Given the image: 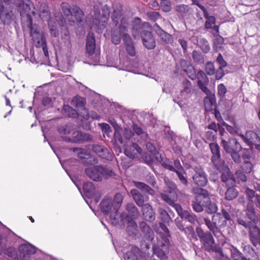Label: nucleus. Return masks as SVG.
<instances>
[{
    "label": "nucleus",
    "mask_w": 260,
    "mask_h": 260,
    "mask_svg": "<svg viewBox=\"0 0 260 260\" xmlns=\"http://www.w3.org/2000/svg\"><path fill=\"white\" fill-rule=\"evenodd\" d=\"M146 147L147 150L154 155L156 160L159 162H162L163 158L161 155L159 153L154 144L151 142H147L146 143Z\"/></svg>",
    "instance_id": "obj_39"
},
{
    "label": "nucleus",
    "mask_w": 260,
    "mask_h": 260,
    "mask_svg": "<svg viewBox=\"0 0 260 260\" xmlns=\"http://www.w3.org/2000/svg\"><path fill=\"white\" fill-rule=\"evenodd\" d=\"M141 250L138 247L133 246L130 250L123 254L124 260H141Z\"/></svg>",
    "instance_id": "obj_30"
},
{
    "label": "nucleus",
    "mask_w": 260,
    "mask_h": 260,
    "mask_svg": "<svg viewBox=\"0 0 260 260\" xmlns=\"http://www.w3.org/2000/svg\"><path fill=\"white\" fill-rule=\"evenodd\" d=\"M63 140L69 142L82 143L86 141H90L92 140L91 135L88 133L76 131L72 133V137H64Z\"/></svg>",
    "instance_id": "obj_16"
},
{
    "label": "nucleus",
    "mask_w": 260,
    "mask_h": 260,
    "mask_svg": "<svg viewBox=\"0 0 260 260\" xmlns=\"http://www.w3.org/2000/svg\"><path fill=\"white\" fill-rule=\"evenodd\" d=\"M228 187L225 193V199L228 201L236 199L238 195V192L236 188L234 186H228Z\"/></svg>",
    "instance_id": "obj_45"
},
{
    "label": "nucleus",
    "mask_w": 260,
    "mask_h": 260,
    "mask_svg": "<svg viewBox=\"0 0 260 260\" xmlns=\"http://www.w3.org/2000/svg\"><path fill=\"white\" fill-rule=\"evenodd\" d=\"M89 148L95 153L99 157L108 161L112 160L113 153L105 146L99 143L89 145Z\"/></svg>",
    "instance_id": "obj_10"
},
{
    "label": "nucleus",
    "mask_w": 260,
    "mask_h": 260,
    "mask_svg": "<svg viewBox=\"0 0 260 260\" xmlns=\"http://www.w3.org/2000/svg\"><path fill=\"white\" fill-rule=\"evenodd\" d=\"M179 63L182 70L190 79L192 80L196 79L195 69L190 61L181 58L179 60Z\"/></svg>",
    "instance_id": "obj_24"
},
{
    "label": "nucleus",
    "mask_w": 260,
    "mask_h": 260,
    "mask_svg": "<svg viewBox=\"0 0 260 260\" xmlns=\"http://www.w3.org/2000/svg\"><path fill=\"white\" fill-rule=\"evenodd\" d=\"M122 7L120 6L116 9H114L112 14L111 18L113 21V25L115 26H118L120 24V20L122 17Z\"/></svg>",
    "instance_id": "obj_41"
},
{
    "label": "nucleus",
    "mask_w": 260,
    "mask_h": 260,
    "mask_svg": "<svg viewBox=\"0 0 260 260\" xmlns=\"http://www.w3.org/2000/svg\"><path fill=\"white\" fill-rule=\"evenodd\" d=\"M175 225L178 229L181 232L184 233L186 235L190 236V238L195 240L198 241L194 229L192 225L185 226V224L182 219L181 220L176 219Z\"/></svg>",
    "instance_id": "obj_23"
},
{
    "label": "nucleus",
    "mask_w": 260,
    "mask_h": 260,
    "mask_svg": "<svg viewBox=\"0 0 260 260\" xmlns=\"http://www.w3.org/2000/svg\"><path fill=\"white\" fill-rule=\"evenodd\" d=\"M63 110L69 117L76 118L79 116L78 112L69 105L63 106Z\"/></svg>",
    "instance_id": "obj_53"
},
{
    "label": "nucleus",
    "mask_w": 260,
    "mask_h": 260,
    "mask_svg": "<svg viewBox=\"0 0 260 260\" xmlns=\"http://www.w3.org/2000/svg\"><path fill=\"white\" fill-rule=\"evenodd\" d=\"M27 26L30 30V35L36 47H38L41 42L45 39L44 34L40 32L38 25L32 23V20L30 16H28Z\"/></svg>",
    "instance_id": "obj_11"
},
{
    "label": "nucleus",
    "mask_w": 260,
    "mask_h": 260,
    "mask_svg": "<svg viewBox=\"0 0 260 260\" xmlns=\"http://www.w3.org/2000/svg\"><path fill=\"white\" fill-rule=\"evenodd\" d=\"M205 224L215 237H219L222 235L220 229L224 228L227 224V221L221 216L220 212L213 214L211 220L208 217L204 218Z\"/></svg>",
    "instance_id": "obj_5"
},
{
    "label": "nucleus",
    "mask_w": 260,
    "mask_h": 260,
    "mask_svg": "<svg viewBox=\"0 0 260 260\" xmlns=\"http://www.w3.org/2000/svg\"><path fill=\"white\" fill-rule=\"evenodd\" d=\"M217 170L219 171H222L221 180L226 184V186H234L236 183L235 178L227 165L223 164L222 168L221 169Z\"/></svg>",
    "instance_id": "obj_19"
},
{
    "label": "nucleus",
    "mask_w": 260,
    "mask_h": 260,
    "mask_svg": "<svg viewBox=\"0 0 260 260\" xmlns=\"http://www.w3.org/2000/svg\"><path fill=\"white\" fill-rule=\"evenodd\" d=\"M197 237H198L200 242L203 243L205 249L208 252H215L217 260H220L223 257L222 249L218 245L215 244V241L210 231L205 232L201 227L196 229Z\"/></svg>",
    "instance_id": "obj_1"
},
{
    "label": "nucleus",
    "mask_w": 260,
    "mask_h": 260,
    "mask_svg": "<svg viewBox=\"0 0 260 260\" xmlns=\"http://www.w3.org/2000/svg\"><path fill=\"white\" fill-rule=\"evenodd\" d=\"M161 165L165 169L175 172L177 176L180 183L183 188H188L189 182L188 180L187 173L182 166L179 159L174 160L173 165L170 161H164Z\"/></svg>",
    "instance_id": "obj_4"
},
{
    "label": "nucleus",
    "mask_w": 260,
    "mask_h": 260,
    "mask_svg": "<svg viewBox=\"0 0 260 260\" xmlns=\"http://www.w3.org/2000/svg\"><path fill=\"white\" fill-rule=\"evenodd\" d=\"M161 199L165 201L167 204L174 208L176 211L181 210V206L176 203L177 200L178 196L176 192H165L161 193Z\"/></svg>",
    "instance_id": "obj_26"
},
{
    "label": "nucleus",
    "mask_w": 260,
    "mask_h": 260,
    "mask_svg": "<svg viewBox=\"0 0 260 260\" xmlns=\"http://www.w3.org/2000/svg\"><path fill=\"white\" fill-rule=\"evenodd\" d=\"M98 168H99L100 174L102 177H104L106 179L113 177L115 175L114 172L107 166L98 165Z\"/></svg>",
    "instance_id": "obj_44"
},
{
    "label": "nucleus",
    "mask_w": 260,
    "mask_h": 260,
    "mask_svg": "<svg viewBox=\"0 0 260 260\" xmlns=\"http://www.w3.org/2000/svg\"><path fill=\"white\" fill-rule=\"evenodd\" d=\"M194 173L192 176L193 183L200 187L206 186L208 182L207 175L203 168L196 166L193 168Z\"/></svg>",
    "instance_id": "obj_12"
},
{
    "label": "nucleus",
    "mask_w": 260,
    "mask_h": 260,
    "mask_svg": "<svg viewBox=\"0 0 260 260\" xmlns=\"http://www.w3.org/2000/svg\"><path fill=\"white\" fill-rule=\"evenodd\" d=\"M98 165L86 168L85 170L86 175L91 180L96 182L102 181V177L100 174Z\"/></svg>",
    "instance_id": "obj_29"
},
{
    "label": "nucleus",
    "mask_w": 260,
    "mask_h": 260,
    "mask_svg": "<svg viewBox=\"0 0 260 260\" xmlns=\"http://www.w3.org/2000/svg\"><path fill=\"white\" fill-rule=\"evenodd\" d=\"M245 214L247 218L250 220V221L256 224L258 222V217L256 214V211L252 203L248 202L245 207Z\"/></svg>",
    "instance_id": "obj_28"
},
{
    "label": "nucleus",
    "mask_w": 260,
    "mask_h": 260,
    "mask_svg": "<svg viewBox=\"0 0 260 260\" xmlns=\"http://www.w3.org/2000/svg\"><path fill=\"white\" fill-rule=\"evenodd\" d=\"M241 150H236L230 153H229L233 160L236 163V164H240L242 161L241 156L239 153V152Z\"/></svg>",
    "instance_id": "obj_62"
},
{
    "label": "nucleus",
    "mask_w": 260,
    "mask_h": 260,
    "mask_svg": "<svg viewBox=\"0 0 260 260\" xmlns=\"http://www.w3.org/2000/svg\"><path fill=\"white\" fill-rule=\"evenodd\" d=\"M85 104V100L84 98L80 96H75L71 102V105L78 109V111L79 109L84 107Z\"/></svg>",
    "instance_id": "obj_46"
},
{
    "label": "nucleus",
    "mask_w": 260,
    "mask_h": 260,
    "mask_svg": "<svg viewBox=\"0 0 260 260\" xmlns=\"http://www.w3.org/2000/svg\"><path fill=\"white\" fill-rule=\"evenodd\" d=\"M83 189L86 197L88 198H93L95 188L92 182H85L83 185Z\"/></svg>",
    "instance_id": "obj_42"
},
{
    "label": "nucleus",
    "mask_w": 260,
    "mask_h": 260,
    "mask_svg": "<svg viewBox=\"0 0 260 260\" xmlns=\"http://www.w3.org/2000/svg\"><path fill=\"white\" fill-rule=\"evenodd\" d=\"M217 94L220 97L221 100L224 97L227 90L223 84L221 83L217 86Z\"/></svg>",
    "instance_id": "obj_63"
},
{
    "label": "nucleus",
    "mask_w": 260,
    "mask_h": 260,
    "mask_svg": "<svg viewBox=\"0 0 260 260\" xmlns=\"http://www.w3.org/2000/svg\"><path fill=\"white\" fill-rule=\"evenodd\" d=\"M205 71L206 73L209 76H212L215 74V68L212 62L208 61L206 63Z\"/></svg>",
    "instance_id": "obj_56"
},
{
    "label": "nucleus",
    "mask_w": 260,
    "mask_h": 260,
    "mask_svg": "<svg viewBox=\"0 0 260 260\" xmlns=\"http://www.w3.org/2000/svg\"><path fill=\"white\" fill-rule=\"evenodd\" d=\"M192 57L196 63L201 64L204 63V57L199 51L194 50L192 52Z\"/></svg>",
    "instance_id": "obj_49"
},
{
    "label": "nucleus",
    "mask_w": 260,
    "mask_h": 260,
    "mask_svg": "<svg viewBox=\"0 0 260 260\" xmlns=\"http://www.w3.org/2000/svg\"><path fill=\"white\" fill-rule=\"evenodd\" d=\"M182 219L184 218L191 224H194L197 220V216L187 210H183L181 207V210L177 211Z\"/></svg>",
    "instance_id": "obj_40"
},
{
    "label": "nucleus",
    "mask_w": 260,
    "mask_h": 260,
    "mask_svg": "<svg viewBox=\"0 0 260 260\" xmlns=\"http://www.w3.org/2000/svg\"><path fill=\"white\" fill-rule=\"evenodd\" d=\"M123 201V196L120 193H117L112 200L113 204L114 205L115 209H118L121 207Z\"/></svg>",
    "instance_id": "obj_55"
},
{
    "label": "nucleus",
    "mask_w": 260,
    "mask_h": 260,
    "mask_svg": "<svg viewBox=\"0 0 260 260\" xmlns=\"http://www.w3.org/2000/svg\"><path fill=\"white\" fill-rule=\"evenodd\" d=\"M197 45L205 53H208L210 50V47L208 41L204 38L197 37Z\"/></svg>",
    "instance_id": "obj_43"
},
{
    "label": "nucleus",
    "mask_w": 260,
    "mask_h": 260,
    "mask_svg": "<svg viewBox=\"0 0 260 260\" xmlns=\"http://www.w3.org/2000/svg\"><path fill=\"white\" fill-rule=\"evenodd\" d=\"M209 147L212 154L211 161L217 169H221L224 162L221 159L220 147L217 143H211Z\"/></svg>",
    "instance_id": "obj_14"
},
{
    "label": "nucleus",
    "mask_w": 260,
    "mask_h": 260,
    "mask_svg": "<svg viewBox=\"0 0 260 260\" xmlns=\"http://www.w3.org/2000/svg\"><path fill=\"white\" fill-rule=\"evenodd\" d=\"M141 212L145 221L152 222L155 220V212L150 204L146 203L144 206L141 207Z\"/></svg>",
    "instance_id": "obj_22"
},
{
    "label": "nucleus",
    "mask_w": 260,
    "mask_h": 260,
    "mask_svg": "<svg viewBox=\"0 0 260 260\" xmlns=\"http://www.w3.org/2000/svg\"><path fill=\"white\" fill-rule=\"evenodd\" d=\"M134 186L137 189H132L130 193L137 205L141 207L149 200L148 194L152 196L155 194L154 190L148 185L140 181H134Z\"/></svg>",
    "instance_id": "obj_2"
},
{
    "label": "nucleus",
    "mask_w": 260,
    "mask_h": 260,
    "mask_svg": "<svg viewBox=\"0 0 260 260\" xmlns=\"http://www.w3.org/2000/svg\"><path fill=\"white\" fill-rule=\"evenodd\" d=\"M125 210L127 212H123L121 213H125L129 218L133 219H137L140 215L138 208L133 203H128L125 206Z\"/></svg>",
    "instance_id": "obj_33"
},
{
    "label": "nucleus",
    "mask_w": 260,
    "mask_h": 260,
    "mask_svg": "<svg viewBox=\"0 0 260 260\" xmlns=\"http://www.w3.org/2000/svg\"><path fill=\"white\" fill-rule=\"evenodd\" d=\"M125 224H127L125 231L128 236L135 239L139 237V232L136 221L129 218L125 213H122V216L118 220L117 225H115L124 226Z\"/></svg>",
    "instance_id": "obj_8"
},
{
    "label": "nucleus",
    "mask_w": 260,
    "mask_h": 260,
    "mask_svg": "<svg viewBox=\"0 0 260 260\" xmlns=\"http://www.w3.org/2000/svg\"><path fill=\"white\" fill-rule=\"evenodd\" d=\"M237 222L246 229H249V237L250 242L254 247L260 246V229L255 224H252L244 217H240L236 219Z\"/></svg>",
    "instance_id": "obj_6"
},
{
    "label": "nucleus",
    "mask_w": 260,
    "mask_h": 260,
    "mask_svg": "<svg viewBox=\"0 0 260 260\" xmlns=\"http://www.w3.org/2000/svg\"><path fill=\"white\" fill-rule=\"evenodd\" d=\"M129 26V20L127 17H122L120 20V24L118 26L113 27L111 30V41L115 45L120 44L123 33L127 31Z\"/></svg>",
    "instance_id": "obj_9"
},
{
    "label": "nucleus",
    "mask_w": 260,
    "mask_h": 260,
    "mask_svg": "<svg viewBox=\"0 0 260 260\" xmlns=\"http://www.w3.org/2000/svg\"><path fill=\"white\" fill-rule=\"evenodd\" d=\"M153 29L164 44L168 45L173 43L174 40L173 37L162 29L157 23L154 24Z\"/></svg>",
    "instance_id": "obj_27"
},
{
    "label": "nucleus",
    "mask_w": 260,
    "mask_h": 260,
    "mask_svg": "<svg viewBox=\"0 0 260 260\" xmlns=\"http://www.w3.org/2000/svg\"><path fill=\"white\" fill-rule=\"evenodd\" d=\"M139 228L140 231L139 236H141L142 240L144 239L147 240V241H152L154 239V232L146 221H140L139 223Z\"/></svg>",
    "instance_id": "obj_18"
},
{
    "label": "nucleus",
    "mask_w": 260,
    "mask_h": 260,
    "mask_svg": "<svg viewBox=\"0 0 260 260\" xmlns=\"http://www.w3.org/2000/svg\"><path fill=\"white\" fill-rule=\"evenodd\" d=\"M205 73L202 70H200L196 74V78L198 79V85L200 89L205 94L210 93V89L208 88L207 85L209 84V80Z\"/></svg>",
    "instance_id": "obj_21"
},
{
    "label": "nucleus",
    "mask_w": 260,
    "mask_h": 260,
    "mask_svg": "<svg viewBox=\"0 0 260 260\" xmlns=\"http://www.w3.org/2000/svg\"><path fill=\"white\" fill-rule=\"evenodd\" d=\"M74 12L72 13L78 23V25L83 27L85 23V15L83 11L77 5H74Z\"/></svg>",
    "instance_id": "obj_37"
},
{
    "label": "nucleus",
    "mask_w": 260,
    "mask_h": 260,
    "mask_svg": "<svg viewBox=\"0 0 260 260\" xmlns=\"http://www.w3.org/2000/svg\"><path fill=\"white\" fill-rule=\"evenodd\" d=\"M245 250H248L247 260H258V255L252 248L248 246L245 248Z\"/></svg>",
    "instance_id": "obj_57"
},
{
    "label": "nucleus",
    "mask_w": 260,
    "mask_h": 260,
    "mask_svg": "<svg viewBox=\"0 0 260 260\" xmlns=\"http://www.w3.org/2000/svg\"><path fill=\"white\" fill-rule=\"evenodd\" d=\"M194 195L193 199L191 201V207L197 212H201L204 210L205 205L211 199L209 191L202 187H197L192 189Z\"/></svg>",
    "instance_id": "obj_3"
},
{
    "label": "nucleus",
    "mask_w": 260,
    "mask_h": 260,
    "mask_svg": "<svg viewBox=\"0 0 260 260\" xmlns=\"http://www.w3.org/2000/svg\"><path fill=\"white\" fill-rule=\"evenodd\" d=\"M236 176L237 179V181L240 183L241 181L242 183H245L247 180V178L244 172L240 170L236 172Z\"/></svg>",
    "instance_id": "obj_64"
},
{
    "label": "nucleus",
    "mask_w": 260,
    "mask_h": 260,
    "mask_svg": "<svg viewBox=\"0 0 260 260\" xmlns=\"http://www.w3.org/2000/svg\"><path fill=\"white\" fill-rule=\"evenodd\" d=\"M242 157L244 159H249L253 156V150L252 148H242Z\"/></svg>",
    "instance_id": "obj_60"
},
{
    "label": "nucleus",
    "mask_w": 260,
    "mask_h": 260,
    "mask_svg": "<svg viewBox=\"0 0 260 260\" xmlns=\"http://www.w3.org/2000/svg\"><path fill=\"white\" fill-rule=\"evenodd\" d=\"M36 252V248L31 245L22 244L19 247L17 258L15 260H30V255Z\"/></svg>",
    "instance_id": "obj_15"
},
{
    "label": "nucleus",
    "mask_w": 260,
    "mask_h": 260,
    "mask_svg": "<svg viewBox=\"0 0 260 260\" xmlns=\"http://www.w3.org/2000/svg\"><path fill=\"white\" fill-rule=\"evenodd\" d=\"M13 14L4 5L0 3V17L4 24H9L12 20Z\"/></svg>",
    "instance_id": "obj_32"
},
{
    "label": "nucleus",
    "mask_w": 260,
    "mask_h": 260,
    "mask_svg": "<svg viewBox=\"0 0 260 260\" xmlns=\"http://www.w3.org/2000/svg\"><path fill=\"white\" fill-rule=\"evenodd\" d=\"M243 140L250 146L260 142V139L257 134L251 131L246 132L245 136H243Z\"/></svg>",
    "instance_id": "obj_34"
},
{
    "label": "nucleus",
    "mask_w": 260,
    "mask_h": 260,
    "mask_svg": "<svg viewBox=\"0 0 260 260\" xmlns=\"http://www.w3.org/2000/svg\"><path fill=\"white\" fill-rule=\"evenodd\" d=\"M73 151L76 153L78 158L84 163L92 164L98 163V160L91 157L87 151L83 148H73Z\"/></svg>",
    "instance_id": "obj_25"
},
{
    "label": "nucleus",
    "mask_w": 260,
    "mask_h": 260,
    "mask_svg": "<svg viewBox=\"0 0 260 260\" xmlns=\"http://www.w3.org/2000/svg\"><path fill=\"white\" fill-rule=\"evenodd\" d=\"M231 256L233 260H247L241 256V253L236 248L231 250Z\"/></svg>",
    "instance_id": "obj_61"
},
{
    "label": "nucleus",
    "mask_w": 260,
    "mask_h": 260,
    "mask_svg": "<svg viewBox=\"0 0 260 260\" xmlns=\"http://www.w3.org/2000/svg\"><path fill=\"white\" fill-rule=\"evenodd\" d=\"M132 148L136 150L138 153H142V158L144 163L149 166H151L153 164V160L151 156L147 152H144L142 153V148L137 144L133 143Z\"/></svg>",
    "instance_id": "obj_35"
},
{
    "label": "nucleus",
    "mask_w": 260,
    "mask_h": 260,
    "mask_svg": "<svg viewBox=\"0 0 260 260\" xmlns=\"http://www.w3.org/2000/svg\"><path fill=\"white\" fill-rule=\"evenodd\" d=\"M153 254H155L161 259H165L167 257L169 253V247L168 244L162 240H158L157 243L152 247Z\"/></svg>",
    "instance_id": "obj_17"
},
{
    "label": "nucleus",
    "mask_w": 260,
    "mask_h": 260,
    "mask_svg": "<svg viewBox=\"0 0 260 260\" xmlns=\"http://www.w3.org/2000/svg\"><path fill=\"white\" fill-rule=\"evenodd\" d=\"M151 241H147V240H145L143 239L140 242V247L141 249L148 255L150 254V253L148 252L150 248V242Z\"/></svg>",
    "instance_id": "obj_59"
},
{
    "label": "nucleus",
    "mask_w": 260,
    "mask_h": 260,
    "mask_svg": "<svg viewBox=\"0 0 260 260\" xmlns=\"http://www.w3.org/2000/svg\"><path fill=\"white\" fill-rule=\"evenodd\" d=\"M40 16L44 21H48L51 17V12L46 3L43 2L39 8Z\"/></svg>",
    "instance_id": "obj_38"
},
{
    "label": "nucleus",
    "mask_w": 260,
    "mask_h": 260,
    "mask_svg": "<svg viewBox=\"0 0 260 260\" xmlns=\"http://www.w3.org/2000/svg\"><path fill=\"white\" fill-rule=\"evenodd\" d=\"M158 212L159 213V218L162 222L169 223L172 220L171 217L165 209L159 208Z\"/></svg>",
    "instance_id": "obj_50"
},
{
    "label": "nucleus",
    "mask_w": 260,
    "mask_h": 260,
    "mask_svg": "<svg viewBox=\"0 0 260 260\" xmlns=\"http://www.w3.org/2000/svg\"><path fill=\"white\" fill-rule=\"evenodd\" d=\"M95 49V39L93 33L89 32L86 37V50L88 55L94 54Z\"/></svg>",
    "instance_id": "obj_31"
},
{
    "label": "nucleus",
    "mask_w": 260,
    "mask_h": 260,
    "mask_svg": "<svg viewBox=\"0 0 260 260\" xmlns=\"http://www.w3.org/2000/svg\"><path fill=\"white\" fill-rule=\"evenodd\" d=\"M207 96L204 98V106L206 111H210L212 110L213 106H216V100L215 95L211 93L210 90V93L206 94Z\"/></svg>",
    "instance_id": "obj_36"
},
{
    "label": "nucleus",
    "mask_w": 260,
    "mask_h": 260,
    "mask_svg": "<svg viewBox=\"0 0 260 260\" xmlns=\"http://www.w3.org/2000/svg\"><path fill=\"white\" fill-rule=\"evenodd\" d=\"M182 89L181 91V93L188 94L191 92L192 89V84L189 80L186 79H183L182 82Z\"/></svg>",
    "instance_id": "obj_52"
},
{
    "label": "nucleus",
    "mask_w": 260,
    "mask_h": 260,
    "mask_svg": "<svg viewBox=\"0 0 260 260\" xmlns=\"http://www.w3.org/2000/svg\"><path fill=\"white\" fill-rule=\"evenodd\" d=\"M74 5H71L68 3L62 2L60 5V7L64 15L66 16H71L74 12Z\"/></svg>",
    "instance_id": "obj_47"
},
{
    "label": "nucleus",
    "mask_w": 260,
    "mask_h": 260,
    "mask_svg": "<svg viewBox=\"0 0 260 260\" xmlns=\"http://www.w3.org/2000/svg\"><path fill=\"white\" fill-rule=\"evenodd\" d=\"M143 45L149 50L153 49L156 46V43L151 31L143 29L140 32Z\"/></svg>",
    "instance_id": "obj_20"
},
{
    "label": "nucleus",
    "mask_w": 260,
    "mask_h": 260,
    "mask_svg": "<svg viewBox=\"0 0 260 260\" xmlns=\"http://www.w3.org/2000/svg\"><path fill=\"white\" fill-rule=\"evenodd\" d=\"M221 145L229 153L236 150H242V147L237 139L234 137L221 138Z\"/></svg>",
    "instance_id": "obj_13"
},
{
    "label": "nucleus",
    "mask_w": 260,
    "mask_h": 260,
    "mask_svg": "<svg viewBox=\"0 0 260 260\" xmlns=\"http://www.w3.org/2000/svg\"><path fill=\"white\" fill-rule=\"evenodd\" d=\"M111 199H106L101 203L102 211L106 215H109L110 220L113 225H117L118 220L122 216V213H118V209H115Z\"/></svg>",
    "instance_id": "obj_7"
},
{
    "label": "nucleus",
    "mask_w": 260,
    "mask_h": 260,
    "mask_svg": "<svg viewBox=\"0 0 260 260\" xmlns=\"http://www.w3.org/2000/svg\"><path fill=\"white\" fill-rule=\"evenodd\" d=\"M204 210L208 214H215L218 210V207L216 203L212 202L211 199L208 203L205 205Z\"/></svg>",
    "instance_id": "obj_48"
},
{
    "label": "nucleus",
    "mask_w": 260,
    "mask_h": 260,
    "mask_svg": "<svg viewBox=\"0 0 260 260\" xmlns=\"http://www.w3.org/2000/svg\"><path fill=\"white\" fill-rule=\"evenodd\" d=\"M241 169L244 172L250 174L253 171V165L250 161L245 160L244 161Z\"/></svg>",
    "instance_id": "obj_58"
},
{
    "label": "nucleus",
    "mask_w": 260,
    "mask_h": 260,
    "mask_svg": "<svg viewBox=\"0 0 260 260\" xmlns=\"http://www.w3.org/2000/svg\"><path fill=\"white\" fill-rule=\"evenodd\" d=\"M164 182L167 187V189L166 190L165 192H176L177 186L174 181L169 178H165Z\"/></svg>",
    "instance_id": "obj_51"
},
{
    "label": "nucleus",
    "mask_w": 260,
    "mask_h": 260,
    "mask_svg": "<svg viewBox=\"0 0 260 260\" xmlns=\"http://www.w3.org/2000/svg\"><path fill=\"white\" fill-rule=\"evenodd\" d=\"M176 10L182 15H186L191 11V9L188 5H179L176 6Z\"/></svg>",
    "instance_id": "obj_54"
}]
</instances>
